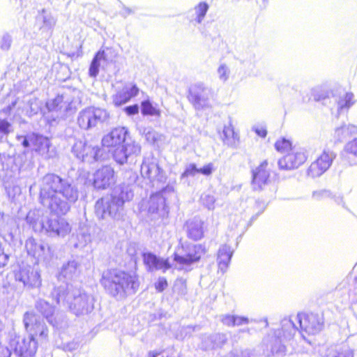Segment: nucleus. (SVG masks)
<instances>
[{"instance_id":"41","label":"nucleus","mask_w":357,"mask_h":357,"mask_svg":"<svg viewBox=\"0 0 357 357\" xmlns=\"http://www.w3.org/2000/svg\"><path fill=\"white\" fill-rule=\"evenodd\" d=\"M124 111L129 116L135 115V114H138L139 107H138L137 105H130V106L125 107Z\"/></svg>"},{"instance_id":"24","label":"nucleus","mask_w":357,"mask_h":357,"mask_svg":"<svg viewBox=\"0 0 357 357\" xmlns=\"http://www.w3.org/2000/svg\"><path fill=\"white\" fill-rule=\"evenodd\" d=\"M141 112L144 116L159 117L161 112L159 108L153 105L149 100H144L141 102Z\"/></svg>"},{"instance_id":"25","label":"nucleus","mask_w":357,"mask_h":357,"mask_svg":"<svg viewBox=\"0 0 357 357\" xmlns=\"http://www.w3.org/2000/svg\"><path fill=\"white\" fill-rule=\"evenodd\" d=\"M345 154V158L350 164L357 163V139L347 144Z\"/></svg>"},{"instance_id":"1","label":"nucleus","mask_w":357,"mask_h":357,"mask_svg":"<svg viewBox=\"0 0 357 357\" xmlns=\"http://www.w3.org/2000/svg\"><path fill=\"white\" fill-rule=\"evenodd\" d=\"M23 323L29 335L12 340L11 346L19 357H33L38 349V342L35 337L45 339L47 337L48 328L33 311H27L24 314Z\"/></svg>"},{"instance_id":"43","label":"nucleus","mask_w":357,"mask_h":357,"mask_svg":"<svg viewBox=\"0 0 357 357\" xmlns=\"http://www.w3.org/2000/svg\"><path fill=\"white\" fill-rule=\"evenodd\" d=\"M255 133L260 137L264 138L267 135L266 128L262 126H257L254 129Z\"/></svg>"},{"instance_id":"4","label":"nucleus","mask_w":357,"mask_h":357,"mask_svg":"<svg viewBox=\"0 0 357 357\" xmlns=\"http://www.w3.org/2000/svg\"><path fill=\"white\" fill-rule=\"evenodd\" d=\"M128 132L123 127H117L112 129L102 139V146L107 149L116 162L123 164L127 161L129 155L128 145L126 139Z\"/></svg>"},{"instance_id":"38","label":"nucleus","mask_w":357,"mask_h":357,"mask_svg":"<svg viewBox=\"0 0 357 357\" xmlns=\"http://www.w3.org/2000/svg\"><path fill=\"white\" fill-rule=\"evenodd\" d=\"M204 204L208 208L213 209L215 206V199L213 196L206 195L203 198Z\"/></svg>"},{"instance_id":"18","label":"nucleus","mask_w":357,"mask_h":357,"mask_svg":"<svg viewBox=\"0 0 357 357\" xmlns=\"http://www.w3.org/2000/svg\"><path fill=\"white\" fill-rule=\"evenodd\" d=\"M233 250L227 244L222 245L217 252V265L218 269L225 273L228 268L233 256Z\"/></svg>"},{"instance_id":"34","label":"nucleus","mask_w":357,"mask_h":357,"mask_svg":"<svg viewBox=\"0 0 357 357\" xmlns=\"http://www.w3.org/2000/svg\"><path fill=\"white\" fill-rule=\"evenodd\" d=\"M154 286L158 292H162L168 286L167 280L165 278H159Z\"/></svg>"},{"instance_id":"6","label":"nucleus","mask_w":357,"mask_h":357,"mask_svg":"<svg viewBox=\"0 0 357 357\" xmlns=\"http://www.w3.org/2000/svg\"><path fill=\"white\" fill-rule=\"evenodd\" d=\"M273 167V163L265 160L252 171L251 185L254 191H262L271 183Z\"/></svg>"},{"instance_id":"30","label":"nucleus","mask_w":357,"mask_h":357,"mask_svg":"<svg viewBox=\"0 0 357 357\" xmlns=\"http://www.w3.org/2000/svg\"><path fill=\"white\" fill-rule=\"evenodd\" d=\"M208 9V5L207 3L202 1L198 3V5L195 7L196 13H197V18L196 21L198 23H201L205 17Z\"/></svg>"},{"instance_id":"17","label":"nucleus","mask_w":357,"mask_h":357,"mask_svg":"<svg viewBox=\"0 0 357 357\" xmlns=\"http://www.w3.org/2000/svg\"><path fill=\"white\" fill-rule=\"evenodd\" d=\"M187 237L193 241H198L204 237V222L201 220H188L185 224Z\"/></svg>"},{"instance_id":"22","label":"nucleus","mask_w":357,"mask_h":357,"mask_svg":"<svg viewBox=\"0 0 357 357\" xmlns=\"http://www.w3.org/2000/svg\"><path fill=\"white\" fill-rule=\"evenodd\" d=\"M46 229L48 231L57 235H64L70 231L69 224L61 218L48 220L46 222Z\"/></svg>"},{"instance_id":"16","label":"nucleus","mask_w":357,"mask_h":357,"mask_svg":"<svg viewBox=\"0 0 357 357\" xmlns=\"http://www.w3.org/2000/svg\"><path fill=\"white\" fill-rule=\"evenodd\" d=\"M143 263L149 271L162 270L166 272L172 268L169 259H163L157 257L151 252H146L142 255Z\"/></svg>"},{"instance_id":"36","label":"nucleus","mask_w":357,"mask_h":357,"mask_svg":"<svg viewBox=\"0 0 357 357\" xmlns=\"http://www.w3.org/2000/svg\"><path fill=\"white\" fill-rule=\"evenodd\" d=\"M222 322L229 327L235 326V316L231 314L224 315L221 319Z\"/></svg>"},{"instance_id":"26","label":"nucleus","mask_w":357,"mask_h":357,"mask_svg":"<svg viewBox=\"0 0 357 357\" xmlns=\"http://www.w3.org/2000/svg\"><path fill=\"white\" fill-rule=\"evenodd\" d=\"M325 357H354V351L347 346L335 347Z\"/></svg>"},{"instance_id":"3","label":"nucleus","mask_w":357,"mask_h":357,"mask_svg":"<svg viewBox=\"0 0 357 357\" xmlns=\"http://www.w3.org/2000/svg\"><path fill=\"white\" fill-rule=\"evenodd\" d=\"M62 179L55 174H47L40 193V202L47 206L52 213L62 215L70 209L68 197L60 190Z\"/></svg>"},{"instance_id":"5","label":"nucleus","mask_w":357,"mask_h":357,"mask_svg":"<svg viewBox=\"0 0 357 357\" xmlns=\"http://www.w3.org/2000/svg\"><path fill=\"white\" fill-rule=\"evenodd\" d=\"M204 244H194L191 246L180 243L173 253V260L182 268L199 262L206 254Z\"/></svg>"},{"instance_id":"42","label":"nucleus","mask_w":357,"mask_h":357,"mask_svg":"<svg viewBox=\"0 0 357 357\" xmlns=\"http://www.w3.org/2000/svg\"><path fill=\"white\" fill-rule=\"evenodd\" d=\"M0 357H11V351L6 346L1 344Z\"/></svg>"},{"instance_id":"10","label":"nucleus","mask_w":357,"mask_h":357,"mask_svg":"<svg viewBox=\"0 0 357 357\" xmlns=\"http://www.w3.org/2000/svg\"><path fill=\"white\" fill-rule=\"evenodd\" d=\"M107 116L104 109L95 107H87L80 112L77 117V123L80 128L89 130L96 126L98 121Z\"/></svg>"},{"instance_id":"29","label":"nucleus","mask_w":357,"mask_h":357,"mask_svg":"<svg viewBox=\"0 0 357 357\" xmlns=\"http://www.w3.org/2000/svg\"><path fill=\"white\" fill-rule=\"evenodd\" d=\"M355 103L354 96L351 92L346 93L338 101L339 108L348 109Z\"/></svg>"},{"instance_id":"7","label":"nucleus","mask_w":357,"mask_h":357,"mask_svg":"<svg viewBox=\"0 0 357 357\" xmlns=\"http://www.w3.org/2000/svg\"><path fill=\"white\" fill-rule=\"evenodd\" d=\"M300 325V332L303 337L319 333L323 328V319L312 312L299 313L297 315Z\"/></svg>"},{"instance_id":"46","label":"nucleus","mask_w":357,"mask_h":357,"mask_svg":"<svg viewBox=\"0 0 357 357\" xmlns=\"http://www.w3.org/2000/svg\"><path fill=\"white\" fill-rule=\"evenodd\" d=\"M160 353L151 351L149 353V357H157Z\"/></svg>"},{"instance_id":"12","label":"nucleus","mask_w":357,"mask_h":357,"mask_svg":"<svg viewBox=\"0 0 357 357\" xmlns=\"http://www.w3.org/2000/svg\"><path fill=\"white\" fill-rule=\"evenodd\" d=\"M333 160V158L328 152L323 151L307 168V176L312 178L320 176L329 169Z\"/></svg>"},{"instance_id":"19","label":"nucleus","mask_w":357,"mask_h":357,"mask_svg":"<svg viewBox=\"0 0 357 357\" xmlns=\"http://www.w3.org/2000/svg\"><path fill=\"white\" fill-rule=\"evenodd\" d=\"M206 91V88L202 85L192 86L188 90V100L194 107H199L207 100Z\"/></svg>"},{"instance_id":"31","label":"nucleus","mask_w":357,"mask_h":357,"mask_svg":"<svg viewBox=\"0 0 357 357\" xmlns=\"http://www.w3.org/2000/svg\"><path fill=\"white\" fill-rule=\"evenodd\" d=\"M289 325H282L281 327L276 328L273 331V336L275 340H280L284 337H290L292 335L291 333L288 331Z\"/></svg>"},{"instance_id":"33","label":"nucleus","mask_w":357,"mask_h":357,"mask_svg":"<svg viewBox=\"0 0 357 357\" xmlns=\"http://www.w3.org/2000/svg\"><path fill=\"white\" fill-rule=\"evenodd\" d=\"M199 173V168H197L195 164L189 165L182 174V177H188L190 176H195Z\"/></svg>"},{"instance_id":"8","label":"nucleus","mask_w":357,"mask_h":357,"mask_svg":"<svg viewBox=\"0 0 357 357\" xmlns=\"http://www.w3.org/2000/svg\"><path fill=\"white\" fill-rule=\"evenodd\" d=\"M116 183V172L110 165H104L96 170L91 181L92 185L98 190L109 189Z\"/></svg>"},{"instance_id":"15","label":"nucleus","mask_w":357,"mask_h":357,"mask_svg":"<svg viewBox=\"0 0 357 357\" xmlns=\"http://www.w3.org/2000/svg\"><path fill=\"white\" fill-rule=\"evenodd\" d=\"M306 159V155L303 152L288 153L278 160V165L281 169L290 170L300 167L305 162Z\"/></svg>"},{"instance_id":"37","label":"nucleus","mask_w":357,"mask_h":357,"mask_svg":"<svg viewBox=\"0 0 357 357\" xmlns=\"http://www.w3.org/2000/svg\"><path fill=\"white\" fill-rule=\"evenodd\" d=\"M11 125L6 119H0V132L8 134Z\"/></svg>"},{"instance_id":"11","label":"nucleus","mask_w":357,"mask_h":357,"mask_svg":"<svg viewBox=\"0 0 357 357\" xmlns=\"http://www.w3.org/2000/svg\"><path fill=\"white\" fill-rule=\"evenodd\" d=\"M16 280L23 283L24 287L33 289L41 286L42 280L40 273L31 266H24L14 272Z\"/></svg>"},{"instance_id":"2","label":"nucleus","mask_w":357,"mask_h":357,"mask_svg":"<svg viewBox=\"0 0 357 357\" xmlns=\"http://www.w3.org/2000/svg\"><path fill=\"white\" fill-rule=\"evenodd\" d=\"M100 282L107 292L113 297L126 298L130 294H135L140 285L137 274L116 268L103 272Z\"/></svg>"},{"instance_id":"28","label":"nucleus","mask_w":357,"mask_h":357,"mask_svg":"<svg viewBox=\"0 0 357 357\" xmlns=\"http://www.w3.org/2000/svg\"><path fill=\"white\" fill-rule=\"evenodd\" d=\"M104 58H105L104 50H102V51L100 50L96 54V55L94 56V57L91 63L90 67H89V73L90 76L96 77L98 75V71H99V67H100L99 60L101 59H104Z\"/></svg>"},{"instance_id":"20","label":"nucleus","mask_w":357,"mask_h":357,"mask_svg":"<svg viewBox=\"0 0 357 357\" xmlns=\"http://www.w3.org/2000/svg\"><path fill=\"white\" fill-rule=\"evenodd\" d=\"M37 311L40 313L47 321L52 326L57 324L56 318L55 317V307L44 300H39L35 305Z\"/></svg>"},{"instance_id":"13","label":"nucleus","mask_w":357,"mask_h":357,"mask_svg":"<svg viewBox=\"0 0 357 357\" xmlns=\"http://www.w3.org/2000/svg\"><path fill=\"white\" fill-rule=\"evenodd\" d=\"M22 144L24 148L32 147L38 153L48 152L50 146L47 137L34 132L24 136Z\"/></svg>"},{"instance_id":"21","label":"nucleus","mask_w":357,"mask_h":357,"mask_svg":"<svg viewBox=\"0 0 357 357\" xmlns=\"http://www.w3.org/2000/svg\"><path fill=\"white\" fill-rule=\"evenodd\" d=\"M148 212L150 214L158 213L160 211H163L164 215H167L168 211L166 204V199L162 195L156 193L152 195L149 200Z\"/></svg>"},{"instance_id":"45","label":"nucleus","mask_w":357,"mask_h":357,"mask_svg":"<svg viewBox=\"0 0 357 357\" xmlns=\"http://www.w3.org/2000/svg\"><path fill=\"white\" fill-rule=\"evenodd\" d=\"M326 97H328V95L326 93H324L322 96H318L317 94H314V100H316V101H319V100H320L321 99L326 98Z\"/></svg>"},{"instance_id":"40","label":"nucleus","mask_w":357,"mask_h":357,"mask_svg":"<svg viewBox=\"0 0 357 357\" xmlns=\"http://www.w3.org/2000/svg\"><path fill=\"white\" fill-rule=\"evenodd\" d=\"M9 255L3 252V250L0 247V268L4 267L8 262Z\"/></svg>"},{"instance_id":"32","label":"nucleus","mask_w":357,"mask_h":357,"mask_svg":"<svg viewBox=\"0 0 357 357\" xmlns=\"http://www.w3.org/2000/svg\"><path fill=\"white\" fill-rule=\"evenodd\" d=\"M224 140L229 143H234L238 140V135L231 126L225 127L223 130Z\"/></svg>"},{"instance_id":"47","label":"nucleus","mask_w":357,"mask_h":357,"mask_svg":"<svg viewBox=\"0 0 357 357\" xmlns=\"http://www.w3.org/2000/svg\"><path fill=\"white\" fill-rule=\"evenodd\" d=\"M322 195L321 192H313V197L316 198H319Z\"/></svg>"},{"instance_id":"39","label":"nucleus","mask_w":357,"mask_h":357,"mask_svg":"<svg viewBox=\"0 0 357 357\" xmlns=\"http://www.w3.org/2000/svg\"><path fill=\"white\" fill-rule=\"evenodd\" d=\"M220 79L226 81L229 77V70L225 65H221L218 68Z\"/></svg>"},{"instance_id":"23","label":"nucleus","mask_w":357,"mask_h":357,"mask_svg":"<svg viewBox=\"0 0 357 357\" xmlns=\"http://www.w3.org/2000/svg\"><path fill=\"white\" fill-rule=\"evenodd\" d=\"M70 307L77 315L89 312L91 305L88 296L79 295L75 297L74 301L70 304Z\"/></svg>"},{"instance_id":"27","label":"nucleus","mask_w":357,"mask_h":357,"mask_svg":"<svg viewBox=\"0 0 357 357\" xmlns=\"http://www.w3.org/2000/svg\"><path fill=\"white\" fill-rule=\"evenodd\" d=\"M274 146L277 151L287 154L292 149V142L285 137H280L276 140Z\"/></svg>"},{"instance_id":"48","label":"nucleus","mask_w":357,"mask_h":357,"mask_svg":"<svg viewBox=\"0 0 357 357\" xmlns=\"http://www.w3.org/2000/svg\"><path fill=\"white\" fill-rule=\"evenodd\" d=\"M162 357H181V356L179 355H178V356L167 355V356H162Z\"/></svg>"},{"instance_id":"9","label":"nucleus","mask_w":357,"mask_h":357,"mask_svg":"<svg viewBox=\"0 0 357 357\" xmlns=\"http://www.w3.org/2000/svg\"><path fill=\"white\" fill-rule=\"evenodd\" d=\"M125 203L123 197L112 196L110 201H106L105 198L99 199L95 205L96 213L100 215V218L105 219L106 215L116 218L118 208L123 206Z\"/></svg>"},{"instance_id":"14","label":"nucleus","mask_w":357,"mask_h":357,"mask_svg":"<svg viewBox=\"0 0 357 357\" xmlns=\"http://www.w3.org/2000/svg\"><path fill=\"white\" fill-rule=\"evenodd\" d=\"M139 89L135 83H126L113 96V103L115 106H121L136 97Z\"/></svg>"},{"instance_id":"44","label":"nucleus","mask_w":357,"mask_h":357,"mask_svg":"<svg viewBox=\"0 0 357 357\" xmlns=\"http://www.w3.org/2000/svg\"><path fill=\"white\" fill-rule=\"evenodd\" d=\"M248 323H249L248 318L245 317L235 316V326L248 324Z\"/></svg>"},{"instance_id":"35","label":"nucleus","mask_w":357,"mask_h":357,"mask_svg":"<svg viewBox=\"0 0 357 357\" xmlns=\"http://www.w3.org/2000/svg\"><path fill=\"white\" fill-rule=\"evenodd\" d=\"M215 170V167L213 163H208L204 165L202 168L199 169V173L204 176H210Z\"/></svg>"}]
</instances>
